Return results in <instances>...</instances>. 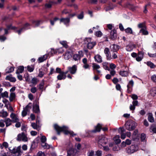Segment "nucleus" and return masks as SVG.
I'll return each mask as SVG.
<instances>
[{"mask_svg":"<svg viewBox=\"0 0 156 156\" xmlns=\"http://www.w3.org/2000/svg\"><path fill=\"white\" fill-rule=\"evenodd\" d=\"M54 127L58 135L60 134L61 132L63 131L65 134H69L72 136L76 135V134L74 133L73 131H69L68 127L67 126H64L61 127L57 124H55L54 125Z\"/></svg>","mask_w":156,"mask_h":156,"instance_id":"1","label":"nucleus"},{"mask_svg":"<svg viewBox=\"0 0 156 156\" xmlns=\"http://www.w3.org/2000/svg\"><path fill=\"white\" fill-rule=\"evenodd\" d=\"M136 122L131 120L127 121L126 124V127L127 129L129 131L133 130L136 126Z\"/></svg>","mask_w":156,"mask_h":156,"instance_id":"2","label":"nucleus"},{"mask_svg":"<svg viewBox=\"0 0 156 156\" xmlns=\"http://www.w3.org/2000/svg\"><path fill=\"white\" fill-rule=\"evenodd\" d=\"M17 140L19 141L22 140L24 142H27L28 141V138L27 135L23 132L18 135Z\"/></svg>","mask_w":156,"mask_h":156,"instance_id":"3","label":"nucleus"},{"mask_svg":"<svg viewBox=\"0 0 156 156\" xmlns=\"http://www.w3.org/2000/svg\"><path fill=\"white\" fill-rule=\"evenodd\" d=\"M85 43L87 44V47L89 49H92L95 45V42L92 41L91 38H87L85 40Z\"/></svg>","mask_w":156,"mask_h":156,"instance_id":"4","label":"nucleus"},{"mask_svg":"<svg viewBox=\"0 0 156 156\" xmlns=\"http://www.w3.org/2000/svg\"><path fill=\"white\" fill-rule=\"evenodd\" d=\"M11 153L14 154L15 156H21L22 153V151H21V147L19 146L13 148L11 150Z\"/></svg>","mask_w":156,"mask_h":156,"instance_id":"5","label":"nucleus"},{"mask_svg":"<svg viewBox=\"0 0 156 156\" xmlns=\"http://www.w3.org/2000/svg\"><path fill=\"white\" fill-rule=\"evenodd\" d=\"M108 142V138L103 136L99 139L98 143L102 146L106 144Z\"/></svg>","mask_w":156,"mask_h":156,"instance_id":"6","label":"nucleus"},{"mask_svg":"<svg viewBox=\"0 0 156 156\" xmlns=\"http://www.w3.org/2000/svg\"><path fill=\"white\" fill-rule=\"evenodd\" d=\"M138 150V147L137 146L132 145L127 150V152L129 153H132Z\"/></svg>","mask_w":156,"mask_h":156,"instance_id":"7","label":"nucleus"},{"mask_svg":"<svg viewBox=\"0 0 156 156\" xmlns=\"http://www.w3.org/2000/svg\"><path fill=\"white\" fill-rule=\"evenodd\" d=\"M10 117L12 119V121L13 122H16L19 121V119L18 117V116L14 113H12L10 115Z\"/></svg>","mask_w":156,"mask_h":156,"instance_id":"8","label":"nucleus"},{"mask_svg":"<svg viewBox=\"0 0 156 156\" xmlns=\"http://www.w3.org/2000/svg\"><path fill=\"white\" fill-rule=\"evenodd\" d=\"M69 72L72 74H75L77 70V66L76 65H73L72 67H70L68 68Z\"/></svg>","mask_w":156,"mask_h":156,"instance_id":"9","label":"nucleus"},{"mask_svg":"<svg viewBox=\"0 0 156 156\" xmlns=\"http://www.w3.org/2000/svg\"><path fill=\"white\" fill-rule=\"evenodd\" d=\"M31 107L28 105H27L22 112V115L23 116H26L27 112L29 111V109Z\"/></svg>","mask_w":156,"mask_h":156,"instance_id":"10","label":"nucleus"},{"mask_svg":"<svg viewBox=\"0 0 156 156\" xmlns=\"http://www.w3.org/2000/svg\"><path fill=\"white\" fill-rule=\"evenodd\" d=\"M48 54H46L39 58L38 59L39 62H41L46 60L48 58Z\"/></svg>","mask_w":156,"mask_h":156,"instance_id":"11","label":"nucleus"},{"mask_svg":"<svg viewBox=\"0 0 156 156\" xmlns=\"http://www.w3.org/2000/svg\"><path fill=\"white\" fill-rule=\"evenodd\" d=\"M113 140L116 144H118L121 142V140L120 139V136L119 135H116L113 138Z\"/></svg>","mask_w":156,"mask_h":156,"instance_id":"12","label":"nucleus"},{"mask_svg":"<svg viewBox=\"0 0 156 156\" xmlns=\"http://www.w3.org/2000/svg\"><path fill=\"white\" fill-rule=\"evenodd\" d=\"M116 31L114 29L112 30L110 33V38L112 39H114L116 37Z\"/></svg>","mask_w":156,"mask_h":156,"instance_id":"13","label":"nucleus"},{"mask_svg":"<svg viewBox=\"0 0 156 156\" xmlns=\"http://www.w3.org/2000/svg\"><path fill=\"white\" fill-rule=\"evenodd\" d=\"M111 50L113 52H116L119 49V48L118 45L113 44L110 47Z\"/></svg>","mask_w":156,"mask_h":156,"instance_id":"14","label":"nucleus"},{"mask_svg":"<svg viewBox=\"0 0 156 156\" xmlns=\"http://www.w3.org/2000/svg\"><path fill=\"white\" fill-rule=\"evenodd\" d=\"M72 55L71 51H68L65 54L64 56V58L66 59H68L72 57Z\"/></svg>","mask_w":156,"mask_h":156,"instance_id":"15","label":"nucleus"},{"mask_svg":"<svg viewBox=\"0 0 156 156\" xmlns=\"http://www.w3.org/2000/svg\"><path fill=\"white\" fill-rule=\"evenodd\" d=\"M94 58L96 61L98 63L101 62L102 61L101 57L99 55H96L94 56Z\"/></svg>","mask_w":156,"mask_h":156,"instance_id":"16","label":"nucleus"},{"mask_svg":"<svg viewBox=\"0 0 156 156\" xmlns=\"http://www.w3.org/2000/svg\"><path fill=\"white\" fill-rule=\"evenodd\" d=\"M60 22H63L64 23L66 24L69 23L70 22V19L68 18H62L60 20Z\"/></svg>","mask_w":156,"mask_h":156,"instance_id":"17","label":"nucleus"},{"mask_svg":"<svg viewBox=\"0 0 156 156\" xmlns=\"http://www.w3.org/2000/svg\"><path fill=\"white\" fill-rule=\"evenodd\" d=\"M16 94L15 93L11 92L9 97V100L10 102L13 101L15 99Z\"/></svg>","mask_w":156,"mask_h":156,"instance_id":"18","label":"nucleus"},{"mask_svg":"<svg viewBox=\"0 0 156 156\" xmlns=\"http://www.w3.org/2000/svg\"><path fill=\"white\" fill-rule=\"evenodd\" d=\"M138 102L137 101H134L133 102V105H131L130 109L131 110H134L135 109V106L138 105Z\"/></svg>","mask_w":156,"mask_h":156,"instance_id":"19","label":"nucleus"},{"mask_svg":"<svg viewBox=\"0 0 156 156\" xmlns=\"http://www.w3.org/2000/svg\"><path fill=\"white\" fill-rule=\"evenodd\" d=\"M8 115L7 112L2 110L0 112V116L3 118H5Z\"/></svg>","mask_w":156,"mask_h":156,"instance_id":"20","label":"nucleus"},{"mask_svg":"<svg viewBox=\"0 0 156 156\" xmlns=\"http://www.w3.org/2000/svg\"><path fill=\"white\" fill-rule=\"evenodd\" d=\"M74 150L71 147L67 151V156H71L73 155L74 154Z\"/></svg>","mask_w":156,"mask_h":156,"instance_id":"21","label":"nucleus"},{"mask_svg":"<svg viewBox=\"0 0 156 156\" xmlns=\"http://www.w3.org/2000/svg\"><path fill=\"white\" fill-rule=\"evenodd\" d=\"M143 58V53L142 52H139L138 56L136 58V59L137 61H140Z\"/></svg>","mask_w":156,"mask_h":156,"instance_id":"22","label":"nucleus"},{"mask_svg":"<svg viewBox=\"0 0 156 156\" xmlns=\"http://www.w3.org/2000/svg\"><path fill=\"white\" fill-rule=\"evenodd\" d=\"M101 126V125L100 124H98V125L96 126L95 129L92 130V132L93 133H96L97 132H100Z\"/></svg>","mask_w":156,"mask_h":156,"instance_id":"23","label":"nucleus"},{"mask_svg":"<svg viewBox=\"0 0 156 156\" xmlns=\"http://www.w3.org/2000/svg\"><path fill=\"white\" fill-rule=\"evenodd\" d=\"M4 121L5 122L6 127H8L11 125L12 124V122L11 120L9 118L5 119Z\"/></svg>","mask_w":156,"mask_h":156,"instance_id":"24","label":"nucleus"},{"mask_svg":"<svg viewBox=\"0 0 156 156\" xmlns=\"http://www.w3.org/2000/svg\"><path fill=\"white\" fill-rule=\"evenodd\" d=\"M66 76L64 75L62 72H61L60 73V74L57 76L58 79L60 80L62 79H64L66 78Z\"/></svg>","mask_w":156,"mask_h":156,"instance_id":"25","label":"nucleus"},{"mask_svg":"<svg viewBox=\"0 0 156 156\" xmlns=\"http://www.w3.org/2000/svg\"><path fill=\"white\" fill-rule=\"evenodd\" d=\"M138 131L137 130H135L132 135L133 140H135L138 136Z\"/></svg>","mask_w":156,"mask_h":156,"instance_id":"26","label":"nucleus"},{"mask_svg":"<svg viewBox=\"0 0 156 156\" xmlns=\"http://www.w3.org/2000/svg\"><path fill=\"white\" fill-rule=\"evenodd\" d=\"M5 79L6 80H9L11 82H15L16 81V79L14 77H13L10 76H7L6 78Z\"/></svg>","mask_w":156,"mask_h":156,"instance_id":"27","label":"nucleus"},{"mask_svg":"<svg viewBox=\"0 0 156 156\" xmlns=\"http://www.w3.org/2000/svg\"><path fill=\"white\" fill-rule=\"evenodd\" d=\"M119 74L122 76H127L128 75V72L127 71H121L119 73Z\"/></svg>","mask_w":156,"mask_h":156,"instance_id":"28","label":"nucleus"},{"mask_svg":"<svg viewBox=\"0 0 156 156\" xmlns=\"http://www.w3.org/2000/svg\"><path fill=\"white\" fill-rule=\"evenodd\" d=\"M24 70V67L23 66H19L16 72V74H19L20 73H22Z\"/></svg>","mask_w":156,"mask_h":156,"instance_id":"29","label":"nucleus"},{"mask_svg":"<svg viewBox=\"0 0 156 156\" xmlns=\"http://www.w3.org/2000/svg\"><path fill=\"white\" fill-rule=\"evenodd\" d=\"M125 31L126 33L128 34H133V33L132 29L130 27H128L125 29Z\"/></svg>","mask_w":156,"mask_h":156,"instance_id":"30","label":"nucleus"},{"mask_svg":"<svg viewBox=\"0 0 156 156\" xmlns=\"http://www.w3.org/2000/svg\"><path fill=\"white\" fill-rule=\"evenodd\" d=\"M121 130V133H120L121 134V138L123 140L124 139L126 136V134L124 133L123 132H124L123 129H120Z\"/></svg>","mask_w":156,"mask_h":156,"instance_id":"31","label":"nucleus"},{"mask_svg":"<svg viewBox=\"0 0 156 156\" xmlns=\"http://www.w3.org/2000/svg\"><path fill=\"white\" fill-rule=\"evenodd\" d=\"M148 120L151 122H153L154 121V118L152 116V114L150 113L149 114L148 116Z\"/></svg>","mask_w":156,"mask_h":156,"instance_id":"32","label":"nucleus"},{"mask_svg":"<svg viewBox=\"0 0 156 156\" xmlns=\"http://www.w3.org/2000/svg\"><path fill=\"white\" fill-rule=\"evenodd\" d=\"M33 111L35 113H38L39 112V107L37 105L33 106Z\"/></svg>","mask_w":156,"mask_h":156,"instance_id":"33","label":"nucleus"},{"mask_svg":"<svg viewBox=\"0 0 156 156\" xmlns=\"http://www.w3.org/2000/svg\"><path fill=\"white\" fill-rule=\"evenodd\" d=\"M41 145L44 148L49 149L50 147V146L45 142L41 143Z\"/></svg>","mask_w":156,"mask_h":156,"instance_id":"34","label":"nucleus"},{"mask_svg":"<svg viewBox=\"0 0 156 156\" xmlns=\"http://www.w3.org/2000/svg\"><path fill=\"white\" fill-rule=\"evenodd\" d=\"M150 94L152 96H154L156 94V88H152L150 91Z\"/></svg>","mask_w":156,"mask_h":156,"instance_id":"35","label":"nucleus"},{"mask_svg":"<svg viewBox=\"0 0 156 156\" xmlns=\"http://www.w3.org/2000/svg\"><path fill=\"white\" fill-rule=\"evenodd\" d=\"M14 68L12 67H10L7 68L6 69V73H11L13 71Z\"/></svg>","mask_w":156,"mask_h":156,"instance_id":"36","label":"nucleus"},{"mask_svg":"<svg viewBox=\"0 0 156 156\" xmlns=\"http://www.w3.org/2000/svg\"><path fill=\"white\" fill-rule=\"evenodd\" d=\"M60 43L63 45V46L65 48H67L68 47V45L67 44V42L66 41H62L60 42Z\"/></svg>","mask_w":156,"mask_h":156,"instance_id":"37","label":"nucleus"},{"mask_svg":"<svg viewBox=\"0 0 156 156\" xmlns=\"http://www.w3.org/2000/svg\"><path fill=\"white\" fill-rule=\"evenodd\" d=\"M73 58L75 61L79 60L80 58V56L77 54H75L73 56Z\"/></svg>","mask_w":156,"mask_h":156,"instance_id":"38","label":"nucleus"},{"mask_svg":"<svg viewBox=\"0 0 156 156\" xmlns=\"http://www.w3.org/2000/svg\"><path fill=\"white\" fill-rule=\"evenodd\" d=\"M134 84V82L133 80L130 81L127 85V87L128 89L133 87Z\"/></svg>","mask_w":156,"mask_h":156,"instance_id":"39","label":"nucleus"},{"mask_svg":"<svg viewBox=\"0 0 156 156\" xmlns=\"http://www.w3.org/2000/svg\"><path fill=\"white\" fill-rule=\"evenodd\" d=\"M46 137L44 136H42L40 139L41 143H45L46 141Z\"/></svg>","mask_w":156,"mask_h":156,"instance_id":"40","label":"nucleus"},{"mask_svg":"<svg viewBox=\"0 0 156 156\" xmlns=\"http://www.w3.org/2000/svg\"><path fill=\"white\" fill-rule=\"evenodd\" d=\"M44 85V81L42 80L41 83L39 85V89L41 90H42Z\"/></svg>","mask_w":156,"mask_h":156,"instance_id":"41","label":"nucleus"},{"mask_svg":"<svg viewBox=\"0 0 156 156\" xmlns=\"http://www.w3.org/2000/svg\"><path fill=\"white\" fill-rule=\"evenodd\" d=\"M147 65L150 66L151 68H153L155 67V65L151 62H147Z\"/></svg>","mask_w":156,"mask_h":156,"instance_id":"42","label":"nucleus"},{"mask_svg":"<svg viewBox=\"0 0 156 156\" xmlns=\"http://www.w3.org/2000/svg\"><path fill=\"white\" fill-rule=\"evenodd\" d=\"M140 32L141 33L145 35H147L148 34V32L143 28L140 30Z\"/></svg>","mask_w":156,"mask_h":156,"instance_id":"43","label":"nucleus"},{"mask_svg":"<svg viewBox=\"0 0 156 156\" xmlns=\"http://www.w3.org/2000/svg\"><path fill=\"white\" fill-rule=\"evenodd\" d=\"M2 96V97H5L8 98L9 97L8 93L7 92L5 91L1 94Z\"/></svg>","mask_w":156,"mask_h":156,"instance_id":"44","label":"nucleus"},{"mask_svg":"<svg viewBox=\"0 0 156 156\" xmlns=\"http://www.w3.org/2000/svg\"><path fill=\"white\" fill-rule=\"evenodd\" d=\"M83 12H82L81 13L77 16V18L79 19H82L83 18Z\"/></svg>","mask_w":156,"mask_h":156,"instance_id":"45","label":"nucleus"},{"mask_svg":"<svg viewBox=\"0 0 156 156\" xmlns=\"http://www.w3.org/2000/svg\"><path fill=\"white\" fill-rule=\"evenodd\" d=\"M95 35L98 37H101L102 35V33L101 31H97L95 33Z\"/></svg>","mask_w":156,"mask_h":156,"instance_id":"46","label":"nucleus"},{"mask_svg":"<svg viewBox=\"0 0 156 156\" xmlns=\"http://www.w3.org/2000/svg\"><path fill=\"white\" fill-rule=\"evenodd\" d=\"M107 59L108 60H110L112 59V56L110 55V53L105 54Z\"/></svg>","mask_w":156,"mask_h":156,"instance_id":"47","label":"nucleus"},{"mask_svg":"<svg viewBox=\"0 0 156 156\" xmlns=\"http://www.w3.org/2000/svg\"><path fill=\"white\" fill-rule=\"evenodd\" d=\"M93 66L94 69H97L100 68V66L99 65L93 63Z\"/></svg>","mask_w":156,"mask_h":156,"instance_id":"48","label":"nucleus"},{"mask_svg":"<svg viewBox=\"0 0 156 156\" xmlns=\"http://www.w3.org/2000/svg\"><path fill=\"white\" fill-rule=\"evenodd\" d=\"M27 67L28 71L30 72L33 71L34 70V67L33 66H28Z\"/></svg>","mask_w":156,"mask_h":156,"instance_id":"49","label":"nucleus"},{"mask_svg":"<svg viewBox=\"0 0 156 156\" xmlns=\"http://www.w3.org/2000/svg\"><path fill=\"white\" fill-rule=\"evenodd\" d=\"M117 55L116 53L113 52L112 54V59H115L117 58Z\"/></svg>","mask_w":156,"mask_h":156,"instance_id":"50","label":"nucleus"},{"mask_svg":"<svg viewBox=\"0 0 156 156\" xmlns=\"http://www.w3.org/2000/svg\"><path fill=\"white\" fill-rule=\"evenodd\" d=\"M31 126L34 129H37V125L36 123H32Z\"/></svg>","mask_w":156,"mask_h":156,"instance_id":"51","label":"nucleus"},{"mask_svg":"<svg viewBox=\"0 0 156 156\" xmlns=\"http://www.w3.org/2000/svg\"><path fill=\"white\" fill-rule=\"evenodd\" d=\"M125 142L127 145H130L131 144V141L129 139H126Z\"/></svg>","mask_w":156,"mask_h":156,"instance_id":"52","label":"nucleus"},{"mask_svg":"<svg viewBox=\"0 0 156 156\" xmlns=\"http://www.w3.org/2000/svg\"><path fill=\"white\" fill-rule=\"evenodd\" d=\"M38 81L37 79L34 78H33L32 80V83L33 84H36L37 82Z\"/></svg>","mask_w":156,"mask_h":156,"instance_id":"53","label":"nucleus"},{"mask_svg":"<svg viewBox=\"0 0 156 156\" xmlns=\"http://www.w3.org/2000/svg\"><path fill=\"white\" fill-rule=\"evenodd\" d=\"M104 53L105 54L110 53L109 49L108 48H105L104 50Z\"/></svg>","mask_w":156,"mask_h":156,"instance_id":"54","label":"nucleus"},{"mask_svg":"<svg viewBox=\"0 0 156 156\" xmlns=\"http://www.w3.org/2000/svg\"><path fill=\"white\" fill-rule=\"evenodd\" d=\"M5 121H3V120H0V127H4L5 125L4 123V122Z\"/></svg>","mask_w":156,"mask_h":156,"instance_id":"55","label":"nucleus"},{"mask_svg":"<svg viewBox=\"0 0 156 156\" xmlns=\"http://www.w3.org/2000/svg\"><path fill=\"white\" fill-rule=\"evenodd\" d=\"M151 79L154 82L156 83V76L155 75H154L152 76L151 77Z\"/></svg>","mask_w":156,"mask_h":156,"instance_id":"56","label":"nucleus"},{"mask_svg":"<svg viewBox=\"0 0 156 156\" xmlns=\"http://www.w3.org/2000/svg\"><path fill=\"white\" fill-rule=\"evenodd\" d=\"M102 155V152L100 151H98L96 152V155L97 156H101Z\"/></svg>","mask_w":156,"mask_h":156,"instance_id":"57","label":"nucleus"},{"mask_svg":"<svg viewBox=\"0 0 156 156\" xmlns=\"http://www.w3.org/2000/svg\"><path fill=\"white\" fill-rule=\"evenodd\" d=\"M30 91L31 92L34 93L37 91V88L35 87H33L31 88Z\"/></svg>","mask_w":156,"mask_h":156,"instance_id":"58","label":"nucleus"},{"mask_svg":"<svg viewBox=\"0 0 156 156\" xmlns=\"http://www.w3.org/2000/svg\"><path fill=\"white\" fill-rule=\"evenodd\" d=\"M107 63H104L103 64V66L104 69L106 70H109V69L108 67L107 66Z\"/></svg>","mask_w":156,"mask_h":156,"instance_id":"59","label":"nucleus"},{"mask_svg":"<svg viewBox=\"0 0 156 156\" xmlns=\"http://www.w3.org/2000/svg\"><path fill=\"white\" fill-rule=\"evenodd\" d=\"M146 138V135L142 133L141 134V139L142 141H143L145 140Z\"/></svg>","mask_w":156,"mask_h":156,"instance_id":"60","label":"nucleus"},{"mask_svg":"<svg viewBox=\"0 0 156 156\" xmlns=\"http://www.w3.org/2000/svg\"><path fill=\"white\" fill-rule=\"evenodd\" d=\"M110 67L112 69H113L116 68V66L114 64L111 63L110 65Z\"/></svg>","mask_w":156,"mask_h":156,"instance_id":"61","label":"nucleus"},{"mask_svg":"<svg viewBox=\"0 0 156 156\" xmlns=\"http://www.w3.org/2000/svg\"><path fill=\"white\" fill-rule=\"evenodd\" d=\"M57 52H58L59 53H62L64 51V50L62 48L57 49Z\"/></svg>","mask_w":156,"mask_h":156,"instance_id":"62","label":"nucleus"},{"mask_svg":"<svg viewBox=\"0 0 156 156\" xmlns=\"http://www.w3.org/2000/svg\"><path fill=\"white\" fill-rule=\"evenodd\" d=\"M131 97L133 100H136L138 98V97L136 95L132 94L131 95Z\"/></svg>","mask_w":156,"mask_h":156,"instance_id":"63","label":"nucleus"},{"mask_svg":"<svg viewBox=\"0 0 156 156\" xmlns=\"http://www.w3.org/2000/svg\"><path fill=\"white\" fill-rule=\"evenodd\" d=\"M44 153L42 152H39L37 154V156H45Z\"/></svg>","mask_w":156,"mask_h":156,"instance_id":"64","label":"nucleus"}]
</instances>
